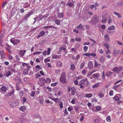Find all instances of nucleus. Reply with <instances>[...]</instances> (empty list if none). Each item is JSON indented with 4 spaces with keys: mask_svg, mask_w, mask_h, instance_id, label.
<instances>
[{
    "mask_svg": "<svg viewBox=\"0 0 123 123\" xmlns=\"http://www.w3.org/2000/svg\"><path fill=\"white\" fill-rule=\"evenodd\" d=\"M50 98L55 102H58L59 101V99L58 98Z\"/></svg>",
    "mask_w": 123,
    "mask_h": 123,
    "instance_id": "22",
    "label": "nucleus"
},
{
    "mask_svg": "<svg viewBox=\"0 0 123 123\" xmlns=\"http://www.w3.org/2000/svg\"><path fill=\"white\" fill-rule=\"evenodd\" d=\"M40 34L37 37V38H39L41 37L44 35L45 33V32L43 30L41 31L40 33Z\"/></svg>",
    "mask_w": 123,
    "mask_h": 123,
    "instance_id": "9",
    "label": "nucleus"
},
{
    "mask_svg": "<svg viewBox=\"0 0 123 123\" xmlns=\"http://www.w3.org/2000/svg\"><path fill=\"white\" fill-rule=\"evenodd\" d=\"M120 52V50L119 49L114 50L112 53L113 55L114 56H116L119 54Z\"/></svg>",
    "mask_w": 123,
    "mask_h": 123,
    "instance_id": "7",
    "label": "nucleus"
},
{
    "mask_svg": "<svg viewBox=\"0 0 123 123\" xmlns=\"http://www.w3.org/2000/svg\"><path fill=\"white\" fill-rule=\"evenodd\" d=\"M106 120L108 122H110L111 121V119L109 116H108L106 118Z\"/></svg>",
    "mask_w": 123,
    "mask_h": 123,
    "instance_id": "41",
    "label": "nucleus"
},
{
    "mask_svg": "<svg viewBox=\"0 0 123 123\" xmlns=\"http://www.w3.org/2000/svg\"><path fill=\"white\" fill-rule=\"evenodd\" d=\"M76 89L74 87H72V89L71 91V94L72 95H74L75 94Z\"/></svg>",
    "mask_w": 123,
    "mask_h": 123,
    "instance_id": "20",
    "label": "nucleus"
},
{
    "mask_svg": "<svg viewBox=\"0 0 123 123\" xmlns=\"http://www.w3.org/2000/svg\"><path fill=\"white\" fill-rule=\"evenodd\" d=\"M123 70V67L120 66L118 67H114L112 71L115 73H118L120 72H121Z\"/></svg>",
    "mask_w": 123,
    "mask_h": 123,
    "instance_id": "2",
    "label": "nucleus"
},
{
    "mask_svg": "<svg viewBox=\"0 0 123 123\" xmlns=\"http://www.w3.org/2000/svg\"><path fill=\"white\" fill-rule=\"evenodd\" d=\"M56 66L57 67H59L62 66V63L60 61L58 62Z\"/></svg>",
    "mask_w": 123,
    "mask_h": 123,
    "instance_id": "30",
    "label": "nucleus"
},
{
    "mask_svg": "<svg viewBox=\"0 0 123 123\" xmlns=\"http://www.w3.org/2000/svg\"><path fill=\"white\" fill-rule=\"evenodd\" d=\"M119 86L120 85H117L114 86L113 87V89L116 90Z\"/></svg>",
    "mask_w": 123,
    "mask_h": 123,
    "instance_id": "44",
    "label": "nucleus"
},
{
    "mask_svg": "<svg viewBox=\"0 0 123 123\" xmlns=\"http://www.w3.org/2000/svg\"><path fill=\"white\" fill-rule=\"evenodd\" d=\"M100 84V83L99 82H97L96 84H95L92 86V88L93 89L94 88L98 87Z\"/></svg>",
    "mask_w": 123,
    "mask_h": 123,
    "instance_id": "15",
    "label": "nucleus"
},
{
    "mask_svg": "<svg viewBox=\"0 0 123 123\" xmlns=\"http://www.w3.org/2000/svg\"><path fill=\"white\" fill-rule=\"evenodd\" d=\"M59 106L60 108L62 109L63 108V103L62 102L60 103L59 104Z\"/></svg>",
    "mask_w": 123,
    "mask_h": 123,
    "instance_id": "63",
    "label": "nucleus"
},
{
    "mask_svg": "<svg viewBox=\"0 0 123 123\" xmlns=\"http://www.w3.org/2000/svg\"><path fill=\"white\" fill-rule=\"evenodd\" d=\"M88 49V47L86 46H85L83 47L84 50L85 52H86Z\"/></svg>",
    "mask_w": 123,
    "mask_h": 123,
    "instance_id": "38",
    "label": "nucleus"
},
{
    "mask_svg": "<svg viewBox=\"0 0 123 123\" xmlns=\"http://www.w3.org/2000/svg\"><path fill=\"white\" fill-rule=\"evenodd\" d=\"M16 89L17 90H19L20 89V88L19 87V84L17 83L16 84Z\"/></svg>",
    "mask_w": 123,
    "mask_h": 123,
    "instance_id": "46",
    "label": "nucleus"
},
{
    "mask_svg": "<svg viewBox=\"0 0 123 123\" xmlns=\"http://www.w3.org/2000/svg\"><path fill=\"white\" fill-rule=\"evenodd\" d=\"M114 98L115 100L116 101H118L119 100V98L117 96H115L114 97Z\"/></svg>",
    "mask_w": 123,
    "mask_h": 123,
    "instance_id": "53",
    "label": "nucleus"
},
{
    "mask_svg": "<svg viewBox=\"0 0 123 123\" xmlns=\"http://www.w3.org/2000/svg\"><path fill=\"white\" fill-rule=\"evenodd\" d=\"M33 117L34 118H39L40 120H41V117H40L39 115L37 114L36 115V114H34V115L33 116Z\"/></svg>",
    "mask_w": 123,
    "mask_h": 123,
    "instance_id": "26",
    "label": "nucleus"
},
{
    "mask_svg": "<svg viewBox=\"0 0 123 123\" xmlns=\"http://www.w3.org/2000/svg\"><path fill=\"white\" fill-rule=\"evenodd\" d=\"M58 83L57 82H56L55 83H52L51 84V85L52 86H55Z\"/></svg>",
    "mask_w": 123,
    "mask_h": 123,
    "instance_id": "56",
    "label": "nucleus"
},
{
    "mask_svg": "<svg viewBox=\"0 0 123 123\" xmlns=\"http://www.w3.org/2000/svg\"><path fill=\"white\" fill-rule=\"evenodd\" d=\"M83 26L82 24H80L79 26L77 27V29H80Z\"/></svg>",
    "mask_w": 123,
    "mask_h": 123,
    "instance_id": "50",
    "label": "nucleus"
},
{
    "mask_svg": "<svg viewBox=\"0 0 123 123\" xmlns=\"http://www.w3.org/2000/svg\"><path fill=\"white\" fill-rule=\"evenodd\" d=\"M104 45L106 47L107 49H108L109 48V45L107 43H104Z\"/></svg>",
    "mask_w": 123,
    "mask_h": 123,
    "instance_id": "42",
    "label": "nucleus"
},
{
    "mask_svg": "<svg viewBox=\"0 0 123 123\" xmlns=\"http://www.w3.org/2000/svg\"><path fill=\"white\" fill-rule=\"evenodd\" d=\"M70 68L72 70H74L75 68V66L74 64H72L70 65Z\"/></svg>",
    "mask_w": 123,
    "mask_h": 123,
    "instance_id": "24",
    "label": "nucleus"
},
{
    "mask_svg": "<svg viewBox=\"0 0 123 123\" xmlns=\"http://www.w3.org/2000/svg\"><path fill=\"white\" fill-rule=\"evenodd\" d=\"M48 16L49 15L48 14L46 15H44V16H42V15H40L39 18V19L40 20H42L43 18H47Z\"/></svg>",
    "mask_w": 123,
    "mask_h": 123,
    "instance_id": "10",
    "label": "nucleus"
},
{
    "mask_svg": "<svg viewBox=\"0 0 123 123\" xmlns=\"http://www.w3.org/2000/svg\"><path fill=\"white\" fill-rule=\"evenodd\" d=\"M9 69L10 70H11L13 72H14L15 70V69H13L12 68V67L11 66H10V68H9Z\"/></svg>",
    "mask_w": 123,
    "mask_h": 123,
    "instance_id": "54",
    "label": "nucleus"
},
{
    "mask_svg": "<svg viewBox=\"0 0 123 123\" xmlns=\"http://www.w3.org/2000/svg\"><path fill=\"white\" fill-rule=\"evenodd\" d=\"M115 29V26L114 25H112L109 27L108 28V29L109 30H113Z\"/></svg>",
    "mask_w": 123,
    "mask_h": 123,
    "instance_id": "29",
    "label": "nucleus"
},
{
    "mask_svg": "<svg viewBox=\"0 0 123 123\" xmlns=\"http://www.w3.org/2000/svg\"><path fill=\"white\" fill-rule=\"evenodd\" d=\"M16 82H17V83L18 84L19 83H21V80L19 79H16Z\"/></svg>",
    "mask_w": 123,
    "mask_h": 123,
    "instance_id": "47",
    "label": "nucleus"
},
{
    "mask_svg": "<svg viewBox=\"0 0 123 123\" xmlns=\"http://www.w3.org/2000/svg\"><path fill=\"white\" fill-rule=\"evenodd\" d=\"M117 4L119 6H122L123 5V2H119L117 3Z\"/></svg>",
    "mask_w": 123,
    "mask_h": 123,
    "instance_id": "48",
    "label": "nucleus"
},
{
    "mask_svg": "<svg viewBox=\"0 0 123 123\" xmlns=\"http://www.w3.org/2000/svg\"><path fill=\"white\" fill-rule=\"evenodd\" d=\"M96 109L97 111H99L101 110V107L100 106L98 105L96 107Z\"/></svg>",
    "mask_w": 123,
    "mask_h": 123,
    "instance_id": "39",
    "label": "nucleus"
},
{
    "mask_svg": "<svg viewBox=\"0 0 123 123\" xmlns=\"http://www.w3.org/2000/svg\"><path fill=\"white\" fill-rule=\"evenodd\" d=\"M20 110L22 111H24L25 110V106H21L20 107Z\"/></svg>",
    "mask_w": 123,
    "mask_h": 123,
    "instance_id": "36",
    "label": "nucleus"
},
{
    "mask_svg": "<svg viewBox=\"0 0 123 123\" xmlns=\"http://www.w3.org/2000/svg\"><path fill=\"white\" fill-rule=\"evenodd\" d=\"M114 14L117 15V16L119 18H121V15L119 13H117L116 12H114Z\"/></svg>",
    "mask_w": 123,
    "mask_h": 123,
    "instance_id": "34",
    "label": "nucleus"
},
{
    "mask_svg": "<svg viewBox=\"0 0 123 123\" xmlns=\"http://www.w3.org/2000/svg\"><path fill=\"white\" fill-rule=\"evenodd\" d=\"M40 82L42 84H44L46 82V81L44 78H42L40 79Z\"/></svg>",
    "mask_w": 123,
    "mask_h": 123,
    "instance_id": "28",
    "label": "nucleus"
},
{
    "mask_svg": "<svg viewBox=\"0 0 123 123\" xmlns=\"http://www.w3.org/2000/svg\"><path fill=\"white\" fill-rule=\"evenodd\" d=\"M92 94L91 93H89L86 94L85 96L86 98H90L92 96Z\"/></svg>",
    "mask_w": 123,
    "mask_h": 123,
    "instance_id": "25",
    "label": "nucleus"
},
{
    "mask_svg": "<svg viewBox=\"0 0 123 123\" xmlns=\"http://www.w3.org/2000/svg\"><path fill=\"white\" fill-rule=\"evenodd\" d=\"M71 0H68L66 5L70 7L73 6H74V5L72 3L70 2V1Z\"/></svg>",
    "mask_w": 123,
    "mask_h": 123,
    "instance_id": "11",
    "label": "nucleus"
},
{
    "mask_svg": "<svg viewBox=\"0 0 123 123\" xmlns=\"http://www.w3.org/2000/svg\"><path fill=\"white\" fill-rule=\"evenodd\" d=\"M68 110L69 111H71L73 110V109L72 107H69L68 108Z\"/></svg>",
    "mask_w": 123,
    "mask_h": 123,
    "instance_id": "62",
    "label": "nucleus"
},
{
    "mask_svg": "<svg viewBox=\"0 0 123 123\" xmlns=\"http://www.w3.org/2000/svg\"><path fill=\"white\" fill-rule=\"evenodd\" d=\"M10 41L11 43L15 45H16L17 44L19 43L20 42V40L16 39L14 40L13 38L11 39Z\"/></svg>",
    "mask_w": 123,
    "mask_h": 123,
    "instance_id": "4",
    "label": "nucleus"
},
{
    "mask_svg": "<svg viewBox=\"0 0 123 123\" xmlns=\"http://www.w3.org/2000/svg\"><path fill=\"white\" fill-rule=\"evenodd\" d=\"M102 77L103 78V80H104L105 79V72L104 71H103L102 73Z\"/></svg>",
    "mask_w": 123,
    "mask_h": 123,
    "instance_id": "51",
    "label": "nucleus"
},
{
    "mask_svg": "<svg viewBox=\"0 0 123 123\" xmlns=\"http://www.w3.org/2000/svg\"><path fill=\"white\" fill-rule=\"evenodd\" d=\"M60 55H54L52 56V58L53 59H58L60 58Z\"/></svg>",
    "mask_w": 123,
    "mask_h": 123,
    "instance_id": "14",
    "label": "nucleus"
},
{
    "mask_svg": "<svg viewBox=\"0 0 123 123\" xmlns=\"http://www.w3.org/2000/svg\"><path fill=\"white\" fill-rule=\"evenodd\" d=\"M44 100L43 98L41 99L39 101V102L41 104H43L44 103Z\"/></svg>",
    "mask_w": 123,
    "mask_h": 123,
    "instance_id": "55",
    "label": "nucleus"
},
{
    "mask_svg": "<svg viewBox=\"0 0 123 123\" xmlns=\"http://www.w3.org/2000/svg\"><path fill=\"white\" fill-rule=\"evenodd\" d=\"M94 62V67H97L98 66V63L97 62L96 60H95Z\"/></svg>",
    "mask_w": 123,
    "mask_h": 123,
    "instance_id": "40",
    "label": "nucleus"
},
{
    "mask_svg": "<svg viewBox=\"0 0 123 123\" xmlns=\"http://www.w3.org/2000/svg\"><path fill=\"white\" fill-rule=\"evenodd\" d=\"M6 90V87L5 86H3L1 87L0 90L3 91H5Z\"/></svg>",
    "mask_w": 123,
    "mask_h": 123,
    "instance_id": "32",
    "label": "nucleus"
},
{
    "mask_svg": "<svg viewBox=\"0 0 123 123\" xmlns=\"http://www.w3.org/2000/svg\"><path fill=\"white\" fill-rule=\"evenodd\" d=\"M50 51L51 49L50 48H48L47 49V51H44L43 53V55H45L47 54L48 55L50 54Z\"/></svg>",
    "mask_w": 123,
    "mask_h": 123,
    "instance_id": "6",
    "label": "nucleus"
},
{
    "mask_svg": "<svg viewBox=\"0 0 123 123\" xmlns=\"http://www.w3.org/2000/svg\"><path fill=\"white\" fill-rule=\"evenodd\" d=\"M105 40L106 43L109 42L110 41V37L108 34H106L104 36Z\"/></svg>",
    "mask_w": 123,
    "mask_h": 123,
    "instance_id": "5",
    "label": "nucleus"
},
{
    "mask_svg": "<svg viewBox=\"0 0 123 123\" xmlns=\"http://www.w3.org/2000/svg\"><path fill=\"white\" fill-rule=\"evenodd\" d=\"M101 121V119L99 117L94 119L93 120V122L94 123H100Z\"/></svg>",
    "mask_w": 123,
    "mask_h": 123,
    "instance_id": "12",
    "label": "nucleus"
},
{
    "mask_svg": "<svg viewBox=\"0 0 123 123\" xmlns=\"http://www.w3.org/2000/svg\"><path fill=\"white\" fill-rule=\"evenodd\" d=\"M7 2L6 1L4 2L2 5V8H3L7 4Z\"/></svg>",
    "mask_w": 123,
    "mask_h": 123,
    "instance_id": "43",
    "label": "nucleus"
},
{
    "mask_svg": "<svg viewBox=\"0 0 123 123\" xmlns=\"http://www.w3.org/2000/svg\"><path fill=\"white\" fill-rule=\"evenodd\" d=\"M113 90H111L109 92V95L112 96L113 95Z\"/></svg>",
    "mask_w": 123,
    "mask_h": 123,
    "instance_id": "58",
    "label": "nucleus"
},
{
    "mask_svg": "<svg viewBox=\"0 0 123 123\" xmlns=\"http://www.w3.org/2000/svg\"><path fill=\"white\" fill-rule=\"evenodd\" d=\"M50 61V60L48 58L45 59L44 61V62L45 63H46L47 62Z\"/></svg>",
    "mask_w": 123,
    "mask_h": 123,
    "instance_id": "59",
    "label": "nucleus"
},
{
    "mask_svg": "<svg viewBox=\"0 0 123 123\" xmlns=\"http://www.w3.org/2000/svg\"><path fill=\"white\" fill-rule=\"evenodd\" d=\"M66 74L65 72H63L60 77V80L62 83H67V80L66 79Z\"/></svg>",
    "mask_w": 123,
    "mask_h": 123,
    "instance_id": "1",
    "label": "nucleus"
},
{
    "mask_svg": "<svg viewBox=\"0 0 123 123\" xmlns=\"http://www.w3.org/2000/svg\"><path fill=\"white\" fill-rule=\"evenodd\" d=\"M41 53V52L40 51H37L33 53V54L34 55H35L37 54H39Z\"/></svg>",
    "mask_w": 123,
    "mask_h": 123,
    "instance_id": "60",
    "label": "nucleus"
},
{
    "mask_svg": "<svg viewBox=\"0 0 123 123\" xmlns=\"http://www.w3.org/2000/svg\"><path fill=\"white\" fill-rule=\"evenodd\" d=\"M57 15L58 17L59 18H63L64 16V14L62 12L60 13H57Z\"/></svg>",
    "mask_w": 123,
    "mask_h": 123,
    "instance_id": "13",
    "label": "nucleus"
},
{
    "mask_svg": "<svg viewBox=\"0 0 123 123\" xmlns=\"http://www.w3.org/2000/svg\"><path fill=\"white\" fill-rule=\"evenodd\" d=\"M31 72V71L30 70H27L26 69L23 72V74H28L29 75H30V74Z\"/></svg>",
    "mask_w": 123,
    "mask_h": 123,
    "instance_id": "16",
    "label": "nucleus"
},
{
    "mask_svg": "<svg viewBox=\"0 0 123 123\" xmlns=\"http://www.w3.org/2000/svg\"><path fill=\"white\" fill-rule=\"evenodd\" d=\"M62 50L64 51H65L66 50V49L65 48L63 47H62L60 48L59 49V51L60 52H61Z\"/></svg>",
    "mask_w": 123,
    "mask_h": 123,
    "instance_id": "33",
    "label": "nucleus"
},
{
    "mask_svg": "<svg viewBox=\"0 0 123 123\" xmlns=\"http://www.w3.org/2000/svg\"><path fill=\"white\" fill-rule=\"evenodd\" d=\"M93 64L91 61H89L88 63V67L89 69L90 70H91L93 67Z\"/></svg>",
    "mask_w": 123,
    "mask_h": 123,
    "instance_id": "8",
    "label": "nucleus"
},
{
    "mask_svg": "<svg viewBox=\"0 0 123 123\" xmlns=\"http://www.w3.org/2000/svg\"><path fill=\"white\" fill-rule=\"evenodd\" d=\"M86 72L87 71L86 70H84L82 71L81 73L82 74L85 75Z\"/></svg>",
    "mask_w": 123,
    "mask_h": 123,
    "instance_id": "61",
    "label": "nucleus"
},
{
    "mask_svg": "<svg viewBox=\"0 0 123 123\" xmlns=\"http://www.w3.org/2000/svg\"><path fill=\"white\" fill-rule=\"evenodd\" d=\"M102 22L103 23H105L107 21V18L106 17H103L102 18Z\"/></svg>",
    "mask_w": 123,
    "mask_h": 123,
    "instance_id": "31",
    "label": "nucleus"
},
{
    "mask_svg": "<svg viewBox=\"0 0 123 123\" xmlns=\"http://www.w3.org/2000/svg\"><path fill=\"white\" fill-rule=\"evenodd\" d=\"M108 23L109 24L112 21V19L111 18V17H109L108 19Z\"/></svg>",
    "mask_w": 123,
    "mask_h": 123,
    "instance_id": "49",
    "label": "nucleus"
},
{
    "mask_svg": "<svg viewBox=\"0 0 123 123\" xmlns=\"http://www.w3.org/2000/svg\"><path fill=\"white\" fill-rule=\"evenodd\" d=\"M92 74V73L91 71L89 72L87 75V77H89Z\"/></svg>",
    "mask_w": 123,
    "mask_h": 123,
    "instance_id": "64",
    "label": "nucleus"
},
{
    "mask_svg": "<svg viewBox=\"0 0 123 123\" xmlns=\"http://www.w3.org/2000/svg\"><path fill=\"white\" fill-rule=\"evenodd\" d=\"M81 82H79L78 86H80V88L81 89H84L85 87V86L83 84L81 83Z\"/></svg>",
    "mask_w": 123,
    "mask_h": 123,
    "instance_id": "17",
    "label": "nucleus"
},
{
    "mask_svg": "<svg viewBox=\"0 0 123 123\" xmlns=\"http://www.w3.org/2000/svg\"><path fill=\"white\" fill-rule=\"evenodd\" d=\"M55 23L58 25H59L60 24V20L59 19H57L55 21Z\"/></svg>",
    "mask_w": 123,
    "mask_h": 123,
    "instance_id": "27",
    "label": "nucleus"
},
{
    "mask_svg": "<svg viewBox=\"0 0 123 123\" xmlns=\"http://www.w3.org/2000/svg\"><path fill=\"white\" fill-rule=\"evenodd\" d=\"M93 78H98L99 76V74H94L92 75Z\"/></svg>",
    "mask_w": 123,
    "mask_h": 123,
    "instance_id": "35",
    "label": "nucleus"
},
{
    "mask_svg": "<svg viewBox=\"0 0 123 123\" xmlns=\"http://www.w3.org/2000/svg\"><path fill=\"white\" fill-rule=\"evenodd\" d=\"M30 15H31V12H29V13H28L27 14L25 17L24 18V20H26L28 18L30 17Z\"/></svg>",
    "mask_w": 123,
    "mask_h": 123,
    "instance_id": "23",
    "label": "nucleus"
},
{
    "mask_svg": "<svg viewBox=\"0 0 123 123\" xmlns=\"http://www.w3.org/2000/svg\"><path fill=\"white\" fill-rule=\"evenodd\" d=\"M83 55H84L87 56L89 57H90V53H85Z\"/></svg>",
    "mask_w": 123,
    "mask_h": 123,
    "instance_id": "52",
    "label": "nucleus"
},
{
    "mask_svg": "<svg viewBox=\"0 0 123 123\" xmlns=\"http://www.w3.org/2000/svg\"><path fill=\"white\" fill-rule=\"evenodd\" d=\"M81 82V83L83 84V85H85V84L88 85L89 84V82L87 79H82L80 81Z\"/></svg>",
    "mask_w": 123,
    "mask_h": 123,
    "instance_id": "3",
    "label": "nucleus"
},
{
    "mask_svg": "<svg viewBox=\"0 0 123 123\" xmlns=\"http://www.w3.org/2000/svg\"><path fill=\"white\" fill-rule=\"evenodd\" d=\"M74 110L76 111V112H77L79 109V108L77 106H75L74 107Z\"/></svg>",
    "mask_w": 123,
    "mask_h": 123,
    "instance_id": "45",
    "label": "nucleus"
},
{
    "mask_svg": "<svg viewBox=\"0 0 123 123\" xmlns=\"http://www.w3.org/2000/svg\"><path fill=\"white\" fill-rule=\"evenodd\" d=\"M113 73L112 72H111L110 71H108L107 72H106V75L108 77H110L111 75Z\"/></svg>",
    "mask_w": 123,
    "mask_h": 123,
    "instance_id": "18",
    "label": "nucleus"
},
{
    "mask_svg": "<svg viewBox=\"0 0 123 123\" xmlns=\"http://www.w3.org/2000/svg\"><path fill=\"white\" fill-rule=\"evenodd\" d=\"M85 64V62H83L80 66V69H81L84 67Z\"/></svg>",
    "mask_w": 123,
    "mask_h": 123,
    "instance_id": "57",
    "label": "nucleus"
},
{
    "mask_svg": "<svg viewBox=\"0 0 123 123\" xmlns=\"http://www.w3.org/2000/svg\"><path fill=\"white\" fill-rule=\"evenodd\" d=\"M25 51V50H22L20 51L19 52V55H20V56H22L24 55Z\"/></svg>",
    "mask_w": 123,
    "mask_h": 123,
    "instance_id": "21",
    "label": "nucleus"
},
{
    "mask_svg": "<svg viewBox=\"0 0 123 123\" xmlns=\"http://www.w3.org/2000/svg\"><path fill=\"white\" fill-rule=\"evenodd\" d=\"M105 60V57L103 56H101L99 59V61L101 63H103Z\"/></svg>",
    "mask_w": 123,
    "mask_h": 123,
    "instance_id": "19",
    "label": "nucleus"
},
{
    "mask_svg": "<svg viewBox=\"0 0 123 123\" xmlns=\"http://www.w3.org/2000/svg\"><path fill=\"white\" fill-rule=\"evenodd\" d=\"M5 75L6 77H7L11 74V72L9 71H8V72H6V73Z\"/></svg>",
    "mask_w": 123,
    "mask_h": 123,
    "instance_id": "37",
    "label": "nucleus"
}]
</instances>
